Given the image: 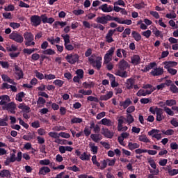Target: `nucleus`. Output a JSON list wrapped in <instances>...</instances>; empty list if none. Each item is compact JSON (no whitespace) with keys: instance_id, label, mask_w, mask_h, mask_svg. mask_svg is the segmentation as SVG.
I'll return each instance as SVG.
<instances>
[{"instance_id":"18","label":"nucleus","mask_w":178,"mask_h":178,"mask_svg":"<svg viewBox=\"0 0 178 178\" xmlns=\"http://www.w3.org/2000/svg\"><path fill=\"white\" fill-rule=\"evenodd\" d=\"M115 22H118L120 24H126V25H131L132 23L131 19H124V21H121L120 18H118V17H116L115 18Z\"/></svg>"},{"instance_id":"63","label":"nucleus","mask_w":178,"mask_h":178,"mask_svg":"<svg viewBox=\"0 0 178 178\" xmlns=\"http://www.w3.org/2000/svg\"><path fill=\"white\" fill-rule=\"evenodd\" d=\"M35 45V42L33 40H26L25 41V46L26 47H32Z\"/></svg>"},{"instance_id":"5","label":"nucleus","mask_w":178,"mask_h":178,"mask_svg":"<svg viewBox=\"0 0 178 178\" xmlns=\"http://www.w3.org/2000/svg\"><path fill=\"white\" fill-rule=\"evenodd\" d=\"M3 110H6L12 114L16 113L17 105L15 102H10L2 106Z\"/></svg>"},{"instance_id":"7","label":"nucleus","mask_w":178,"mask_h":178,"mask_svg":"<svg viewBox=\"0 0 178 178\" xmlns=\"http://www.w3.org/2000/svg\"><path fill=\"white\" fill-rule=\"evenodd\" d=\"M30 20L31 25L34 27H38L42 24V19L40 15H31Z\"/></svg>"},{"instance_id":"51","label":"nucleus","mask_w":178,"mask_h":178,"mask_svg":"<svg viewBox=\"0 0 178 178\" xmlns=\"http://www.w3.org/2000/svg\"><path fill=\"white\" fill-rule=\"evenodd\" d=\"M127 122L128 124H130L134 122V118L130 113H128L127 115Z\"/></svg>"},{"instance_id":"52","label":"nucleus","mask_w":178,"mask_h":178,"mask_svg":"<svg viewBox=\"0 0 178 178\" xmlns=\"http://www.w3.org/2000/svg\"><path fill=\"white\" fill-rule=\"evenodd\" d=\"M64 40V44H70V36L69 35H62Z\"/></svg>"},{"instance_id":"49","label":"nucleus","mask_w":178,"mask_h":178,"mask_svg":"<svg viewBox=\"0 0 178 178\" xmlns=\"http://www.w3.org/2000/svg\"><path fill=\"white\" fill-rule=\"evenodd\" d=\"M15 9V6L13 4H9L8 7H4V10L6 12H13Z\"/></svg>"},{"instance_id":"29","label":"nucleus","mask_w":178,"mask_h":178,"mask_svg":"<svg viewBox=\"0 0 178 178\" xmlns=\"http://www.w3.org/2000/svg\"><path fill=\"white\" fill-rule=\"evenodd\" d=\"M26 94L24 92H20L16 95L15 99L19 102H23V98L25 97Z\"/></svg>"},{"instance_id":"46","label":"nucleus","mask_w":178,"mask_h":178,"mask_svg":"<svg viewBox=\"0 0 178 178\" xmlns=\"http://www.w3.org/2000/svg\"><path fill=\"white\" fill-rule=\"evenodd\" d=\"M152 32L156 38H158V37H161V38H163V35H162L161 31H159V29H157V28H154V29H153Z\"/></svg>"},{"instance_id":"12","label":"nucleus","mask_w":178,"mask_h":178,"mask_svg":"<svg viewBox=\"0 0 178 178\" xmlns=\"http://www.w3.org/2000/svg\"><path fill=\"white\" fill-rule=\"evenodd\" d=\"M177 63L175 61H165L163 63V65H164V68L167 70L168 69H172L171 67H176L177 65Z\"/></svg>"},{"instance_id":"41","label":"nucleus","mask_w":178,"mask_h":178,"mask_svg":"<svg viewBox=\"0 0 178 178\" xmlns=\"http://www.w3.org/2000/svg\"><path fill=\"white\" fill-rule=\"evenodd\" d=\"M11 176L10 172L8 170H1V177H8Z\"/></svg>"},{"instance_id":"13","label":"nucleus","mask_w":178,"mask_h":178,"mask_svg":"<svg viewBox=\"0 0 178 178\" xmlns=\"http://www.w3.org/2000/svg\"><path fill=\"white\" fill-rule=\"evenodd\" d=\"M160 104H162L161 106L163 108V111L170 116H173L175 115L174 112L168 107L165 106L163 102H160Z\"/></svg>"},{"instance_id":"42","label":"nucleus","mask_w":178,"mask_h":178,"mask_svg":"<svg viewBox=\"0 0 178 178\" xmlns=\"http://www.w3.org/2000/svg\"><path fill=\"white\" fill-rule=\"evenodd\" d=\"M147 161H148V163L151 165V167L152 168H154V169L156 168V163H155L154 160L152 158H151V157L148 158Z\"/></svg>"},{"instance_id":"15","label":"nucleus","mask_w":178,"mask_h":178,"mask_svg":"<svg viewBox=\"0 0 178 178\" xmlns=\"http://www.w3.org/2000/svg\"><path fill=\"white\" fill-rule=\"evenodd\" d=\"M107 76L109 78V79L111 82V85L112 88H115V87L118 86L119 84L115 82V77L113 74L108 73Z\"/></svg>"},{"instance_id":"60","label":"nucleus","mask_w":178,"mask_h":178,"mask_svg":"<svg viewBox=\"0 0 178 178\" xmlns=\"http://www.w3.org/2000/svg\"><path fill=\"white\" fill-rule=\"evenodd\" d=\"M39 163L42 165H49L50 164V160L49 159L40 160L39 161Z\"/></svg>"},{"instance_id":"48","label":"nucleus","mask_w":178,"mask_h":178,"mask_svg":"<svg viewBox=\"0 0 178 178\" xmlns=\"http://www.w3.org/2000/svg\"><path fill=\"white\" fill-rule=\"evenodd\" d=\"M35 74L36 78H38L39 80L45 79V75H44L42 73L35 71Z\"/></svg>"},{"instance_id":"59","label":"nucleus","mask_w":178,"mask_h":178,"mask_svg":"<svg viewBox=\"0 0 178 178\" xmlns=\"http://www.w3.org/2000/svg\"><path fill=\"white\" fill-rule=\"evenodd\" d=\"M99 10H102L104 13H108V4H102L99 7Z\"/></svg>"},{"instance_id":"16","label":"nucleus","mask_w":178,"mask_h":178,"mask_svg":"<svg viewBox=\"0 0 178 178\" xmlns=\"http://www.w3.org/2000/svg\"><path fill=\"white\" fill-rule=\"evenodd\" d=\"M102 134L107 138H112L113 136V134L106 128H102Z\"/></svg>"},{"instance_id":"33","label":"nucleus","mask_w":178,"mask_h":178,"mask_svg":"<svg viewBox=\"0 0 178 178\" xmlns=\"http://www.w3.org/2000/svg\"><path fill=\"white\" fill-rule=\"evenodd\" d=\"M163 104H165V106H175L177 104V102L175 99H168L165 101V103Z\"/></svg>"},{"instance_id":"14","label":"nucleus","mask_w":178,"mask_h":178,"mask_svg":"<svg viewBox=\"0 0 178 178\" xmlns=\"http://www.w3.org/2000/svg\"><path fill=\"white\" fill-rule=\"evenodd\" d=\"M51 172V169L47 166H43L39 170V175H47V173Z\"/></svg>"},{"instance_id":"64","label":"nucleus","mask_w":178,"mask_h":178,"mask_svg":"<svg viewBox=\"0 0 178 178\" xmlns=\"http://www.w3.org/2000/svg\"><path fill=\"white\" fill-rule=\"evenodd\" d=\"M87 99H88V101H90V102H94L96 103L99 102V99L98 98L92 97V96L88 97Z\"/></svg>"},{"instance_id":"54","label":"nucleus","mask_w":178,"mask_h":178,"mask_svg":"<svg viewBox=\"0 0 178 178\" xmlns=\"http://www.w3.org/2000/svg\"><path fill=\"white\" fill-rule=\"evenodd\" d=\"M49 137L54 138H60V134H58L56 132H49L48 134Z\"/></svg>"},{"instance_id":"1","label":"nucleus","mask_w":178,"mask_h":178,"mask_svg":"<svg viewBox=\"0 0 178 178\" xmlns=\"http://www.w3.org/2000/svg\"><path fill=\"white\" fill-rule=\"evenodd\" d=\"M149 111L153 115L156 114V121L161 122L164 119V116L163 115V110L161 108H158L157 106H152L149 108Z\"/></svg>"},{"instance_id":"56","label":"nucleus","mask_w":178,"mask_h":178,"mask_svg":"<svg viewBox=\"0 0 178 178\" xmlns=\"http://www.w3.org/2000/svg\"><path fill=\"white\" fill-rule=\"evenodd\" d=\"M3 17L6 19H13V15L11 13H3Z\"/></svg>"},{"instance_id":"25","label":"nucleus","mask_w":178,"mask_h":178,"mask_svg":"<svg viewBox=\"0 0 178 178\" xmlns=\"http://www.w3.org/2000/svg\"><path fill=\"white\" fill-rule=\"evenodd\" d=\"M131 104H132V102L129 98L127 99L124 102L120 103V106H122L124 109H126Z\"/></svg>"},{"instance_id":"6","label":"nucleus","mask_w":178,"mask_h":178,"mask_svg":"<svg viewBox=\"0 0 178 178\" xmlns=\"http://www.w3.org/2000/svg\"><path fill=\"white\" fill-rule=\"evenodd\" d=\"M115 47H111V49L106 52L104 58L105 64H108L111 61L113 56L115 52Z\"/></svg>"},{"instance_id":"37","label":"nucleus","mask_w":178,"mask_h":178,"mask_svg":"<svg viewBox=\"0 0 178 178\" xmlns=\"http://www.w3.org/2000/svg\"><path fill=\"white\" fill-rule=\"evenodd\" d=\"M53 83L58 86V88H61L63 86V84L65 83V81L60 80V79H56L54 81Z\"/></svg>"},{"instance_id":"32","label":"nucleus","mask_w":178,"mask_h":178,"mask_svg":"<svg viewBox=\"0 0 178 178\" xmlns=\"http://www.w3.org/2000/svg\"><path fill=\"white\" fill-rule=\"evenodd\" d=\"M100 124L104 125V126H108V127H110L112 125V122L110 120L108 119H106V118H104L102 119L100 122H99Z\"/></svg>"},{"instance_id":"30","label":"nucleus","mask_w":178,"mask_h":178,"mask_svg":"<svg viewBox=\"0 0 178 178\" xmlns=\"http://www.w3.org/2000/svg\"><path fill=\"white\" fill-rule=\"evenodd\" d=\"M22 138L24 140L30 141V140H33L34 138V134L28 133L27 135H24L22 136Z\"/></svg>"},{"instance_id":"8","label":"nucleus","mask_w":178,"mask_h":178,"mask_svg":"<svg viewBox=\"0 0 178 178\" xmlns=\"http://www.w3.org/2000/svg\"><path fill=\"white\" fill-rule=\"evenodd\" d=\"M79 55L77 54H68L66 57H65V60L71 65H74L76 64V63H77V61H79Z\"/></svg>"},{"instance_id":"27","label":"nucleus","mask_w":178,"mask_h":178,"mask_svg":"<svg viewBox=\"0 0 178 178\" xmlns=\"http://www.w3.org/2000/svg\"><path fill=\"white\" fill-rule=\"evenodd\" d=\"M156 65V63H151L148 65H147L142 71L143 72H147L149 71L151 69H153Z\"/></svg>"},{"instance_id":"22","label":"nucleus","mask_w":178,"mask_h":178,"mask_svg":"<svg viewBox=\"0 0 178 178\" xmlns=\"http://www.w3.org/2000/svg\"><path fill=\"white\" fill-rule=\"evenodd\" d=\"M113 97V92L111 91L108 92L106 95H101V101H107Z\"/></svg>"},{"instance_id":"43","label":"nucleus","mask_w":178,"mask_h":178,"mask_svg":"<svg viewBox=\"0 0 178 178\" xmlns=\"http://www.w3.org/2000/svg\"><path fill=\"white\" fill-rule=\"evenodd\" d=\"M79 93L82 94L83 95H91L92 94V90H85L84 89L80 90Z\"/></svg>"},{"instance_id":"17","label":"nucleus","mask_w":178,"mask_h":178,"mask_svg":"<svg viewBox=\"0 0 178 178\" xmlns=\"http://www.w3.org/2000/svg\"><path fill=\"white\" fill-rule=\"evenodd\" d=\"M23 36L25 41L34 40V35L32 32H24Z\"/></svg>"},{"instance_id":"55","label":"nucleus","mask_w":178,"mask_h":178,"mask_svg":"<svg viewBox=\"0 0 178 178\" xmlns=\"http://www.w3.org/2000/svg\"><path fill=\"white\" fill-rule=\"evenodd\" d=\"M35 52V49H24L23 53L28 55H31Z\"/></svg>"},{"instance_id":"31","label":"nucleus","mask_w":178,"mask_h":178,"mask_svg":"<svg viewBox=\"0 0 178 178\" xmlns=\"http://www.w3.org/2000/svg\"><path fill=\"white\" fill-rule=\"evenodd\" d=\"M116 75L124 79H126L128 77V74L126 71L122 72V70H118L116 72Z\"/></svg>"},{"instance_id":"53","label":"nucleus","mask_w":178,"mask_h":178,"mask_svg":"<svg viewBox=\"0 0 178 178\" xmlns=\"http://www.w3.org/2000/svg\"><path fill=\"white\" fill-rule=\"evenodd\" d=\"M83 134L88 137L90 135H91V129L88 128V127H86L83 130Z\"/></svg>"},{"instance_id":"47","label":"nucleus","mask_w":178,"mask_h":178,"mask_svg":"<svg viewBox=\"0 0 178 178\" xmlns=\"http://www.w3.org/2000/svg\"><path fill=\"white\" fill-rule=\"evenodd\" d=\"M56 78V75L53 74H44V79L47 81L54 80Z\"/></svg>"},{"instance_id":"62","label":"nucleus","mask_w":178,"mask_h":178,"mask_svg":"<svg viewBox=\"0 0 178 178\" xmlns=\"http://www.w3.org/2000/svg\"><path fill=\"white\" fill-rule=\"evenodd\" d=\"M76 76L83 79L84 77V71L83 70H76Z\"/></svg>"},{"instance_id":"26","label":"nucleus","mask_w":178,"mask_h":178,"mask_svg":"<svg viewBox=\"0 0 178 178\" xmlns=\"http://www.w3.org/2000/svg\"><path fill=\"white\" fill-rule=\"evenodd\" d=\"M89 147L93 154H97V153H98V146H95V143H90Z\"/></svg>"},{"instance_id":"21","label":"nucleus","mask_w":178,"mask_h":178,"mask_svg":"<svg viewBox=\"0 0 178 178\" xmlns=\"http://www.w3.org/2000/svg\"><path fill=\"white\" fill-rule=\"evenodd\" d=\"M132 38L136 41L139 42L141 40L142 36L138 33V32H136V31H132L131 32Z\"/></svg>"},{"instance_id":"10","label":"nucleus","mask_w":178,"mask_h":178,"mask_svg":"<svg viewBox=\"0 0 178 178\" xmlns=\"http://www.w3.org/2000/svg\"><path fill=\"white\" fill-rule=\"evenodd\" d=\"M164 71L162 67H156L152 70L150 74L153 76H159L163 74Z\"/></svg>"},{"instance_id":"57","label":"nucleus","mask_w":178,"mask_h":178,"mask_svg":"<svg viewBox=\"0 0 178 178\" xmlns=\"http://www.w3.org/2000/svg\"><path fill=\"white\" fill-rule=\"evenodd\" d=\"M170 90L172 92V93H177L178 88L175 84L172 83L170 87Z\"/></svg>"},{"instance_id":"2","label":"nucleus","mask_w":178,"mask_h":178,"mask_svg":"<svg viewBox=\"0 0 178 178\" xmlns=\"http://www.w3.org/2000/svg\"><path fill=\"white\" fill-rule=\"evenodd\" d=\"M116 17H111V15L106 14H102V17H97L96 18V22L101 24H106L109 21H115Z\"/></svg>"},{"instance_id":"34","label":"nucleus","mask_w":178,"mask_h":178,"mask_svg":"<svg viewBox=\"0 0 178 178\" xmlns=\"http://www.w3.org/2000/svg\"><path fill=\"white\" fill-rule=\"evenodd\" d=\"M145 6V4L144 3L143 1H142L140 3H136L134 6V7L138 10H141L143 8H144Z\"/></svg>"},{"instance_id":"58","label":"nucleus","mask_w":178,"mask_h":178,"mask_svg":"<svg viewBox=\"0 0 178 178\" xmlns=\"http://www.w3.org/2000/svg\"><path fill=\"white\" fill-rule=\"evenodd\" d=\"M161 132L166 136H172L175 131L172 129H168L167 131L162 130Z\"/></svg>"},{"instance_id":"36","label":"nucleus","mask_w":178,"mask_h":178,"mask_svg":"<svg viewBox=\"0 0 178 178\" xmlns=\"http://www.w3.org/2000/svg\"><path fill=\"white\" fill-rule=\"evenodd\" d=\"M83 86L84 88H86V89L94 88V86H95V83L90 82L88 83L87 82H85V83H83Z\"/></svg>"},{"instance_id":"9","label":"nucleus","mask_w":178,"mask_h":178,"mask_svg":"<svg viewBox=\"0 0 178 178\" xmlns=\"http://www.w3.org/2000/svg\"><path fill=\"white\" fill-rule=\"evenodd\" d=\"M14 67L15 70V74L16 75L15 79L17 80H20L22 79H24V74L23 70L17 65H15Z\"/></svg>"},{"instance_id":"40","label":"nucleus","mask_w":178,"mask_h":178,"mask_svg":"<svg viewBox=\"0 0 178 178\" xmlns=\"http://www.w3.org/2000/svg\"><path fill=\"white\" fill-rule=\"evenodd\" d=\"M138 140L146 143H150V140L147 138L145 135L139 136Z\"/></svg>"},{"instance_id":"28","label":"nucleus","mask_w":178,"mask_h":178,"mask_svg":"<svg viewBox=\"0 0 178 178\" xmlns=\"http://www.w3.org/2000/svg\"><path fill=\"white\" fill-rule=\"evenodd\" d=\"M44 55H49V56H53L55 55L56 53L54 50L52 49H44L42 52Z\"/></svg>"},{"instance_id":"24","label":"nucleus","mask_w":178,"mask_h":178,"mask_svg":"<svg viewBox=\"0 0 178 178\" xmlns=\"http://www.w3.org/2000/svg\"><path fill=\"white\" fill-rule=\"evenodd\" d=\"M131 63L134 64V65H138V64L140 63V58L138 55H134L131 58Z\"/></svg>"},{"instance_id":"11","label":"nucleus","mask_w":178,"mask_h":178,"mask_svg":"<svg viewBox=\"0 0 178 178\" xmlns=\"http://www.w3.org/2000/svg\"><path fill=\"white\" fill-rule=\"evenodd\" d=\"M0 105L6 106L10 102V98L8 95H2L0 96Z\"/></svg>"},{"instance_id":"20","label":"nucleus","mask_w":178,"mask_h":178,"mask_svg":"<svg viewBox=\"0 0 178 178\" xmlns=\"http://www.w3.org/2000/svg\"><path fill=\"white\" fill-rule=\"evenodd\" d=\"M127 67L128 63L124 60H122L120 61L118 67L121 71H124L125 70H127Z\"/></svg>"},{"instance_id":"44","label":"nucleus","mask_w":178,"mask_h":178,"mask_svg":"<svg viewBox=\"0 0 178 178\" xmlns=\"http://www.w3.org/2000/svg\"><path fill=\"white\" fill-rule=\"evenodd\" d=\"M90 154L88 155L87 153L83 152V153L81 155V156H80L79 158H80V159H81L82 161H90Z\"/></svg>"},{"instance_id":"38","label":"nucleus","mask_w":178,"mask_h":178,"mask_svg":"<svg viewBox=\"0 0 178 178\" xmlns=\"http://www.w3.org/2000/svg\"><path fill=\"white\" fill-rule=\"evenodd\" d=\"M123 116H120V119L118 120V131H122V124L124 123V121H123Z\"/></svg>"},{"instance_id":"45","label":"nucleus","mask_w":178,"mask_h":178,"mask_svg":"<svg viewBox=\"0 0 178 178\" xmlns=\"http://www.w3.org/2000/svg\"><path fill=\"white\" fill-rule=\"evenodd\" d=\"M40 17L41 22H42L44 24L47 23L49 18L47 14H42V15H40Z\"/></svg>"},{"instance_id":"4","label":"nucleus","mask_w":178,"mask_h":178,"mask_svg":"<svg viewBox=\"0 0 178 178\" xmlns=\"http://www.w3.org/2000/svg\"><path fill=\"white\" fill-rule=\"evenodd\" d=\"M88 60L93 67H96L97 70H101V67H102V57L98 56L96 60H94L92 58H89Z\"/></svg>"},{"instance_id":"19","label":"nucleus","mask_w":178,"mask_h":178,"mask_svg":"<svg viewBox=\"0 0 178 178\" xmlns=\"http://www.w3.org/2000/svg\"><path fill=\"white\" fill-rule=\"evenodd\" d=\"M134 83H135V81H134V79H132V78L128 79L125 83L127 89V90L132 89L134 88Z\"/></svg>"},{"instance_id":"3","label":"nucleus","mask_w":178,"mask_h":178,"mask_svg":"<svg viewBox=\"0 0 178 178\" xmlns=\"http://www.w3.org/2000/svg\"><path fill=\"white\" fill-rule=\"evenodd\" d=\"M9 38L19 44H22L24 41L23 35H22V33H19V32H13L9 35Z\"/></svg>"},{"instance_id":"35","label":"nucleus","mask_w":178,"mask_h":178,"mask_svg":"<svg viewBox=\"0 0 178 178\" xmlns=\"http://www.w3.org/2000/svg\"><path fill=\"white\" fill-rule=\"evenodd\" d=\"M66 25H67V22H60V21H56L54 22V28L56 29L58 26H60L62 28L65 27Z\"/></svg>"},{"instance_id":"23","label":"nucleus","mask_w":178,"mask_h":178,"mask_svg":"<svg viewBox=\"0 0 178 178\" xmlns=\"http://www.w3.org/2000/svg\"><path fill=\"white\" fill-rule=\"evenodd\" d=\"M90 138L95 143H98L99 140H102V136H101V134H92L90 135Z\"/></svg>"},{"instance_id":"61","label":"nucleus","mask_w":178,"mask_h":178,"mask_svg":"<svg viewBox=\"0 0 178 178\" xmlns=\"http://www.w3.org/2000/svg\"><path fill=\"white\" fill-rule=\"evenodd\" d=\"M82 122H83V119H81V118H74L71 120L72 124L81 123Z\"/></svg>"},{"instance_id":"50","label":"nucleus","mask_w":178,"mask_h":178,"mask_svg":"<svg viewBox=\"0 0 178 178\" xmlns=\"http://www.w3.org/2000/svg\"><path fill=\"white\" fill-rule=\"evenodd\" d=\"M9 26L13 29H17L21 26V24H19L18 22H10Z\"/></svg>"},{"instance_id":"39","label":"nucleus","mask_w":178,"mask_h":178,"mask_svg":"<svg viewBox=\"0 0 178 178\" xmlns=\"http://www.w3.org/2000/svg\"><path fill=\"white\" fill-rule=\"evenodd\" d=\"M139 147H140V145L137 143H129L128 144V147L130 150H134L136 148H138Z\"/></svg>"}]
</instances>
